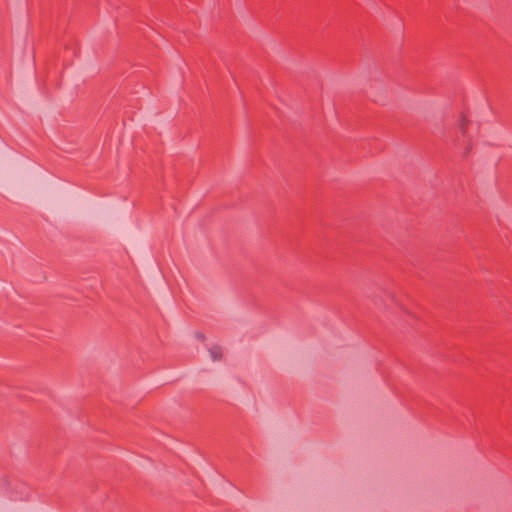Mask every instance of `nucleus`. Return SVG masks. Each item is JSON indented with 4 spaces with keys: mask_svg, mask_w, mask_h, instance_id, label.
I'll return each mask as SVG.
<instances>
[{
    "mask_svg": "<svg viewBox=\"0 0 512 512\" xmlns=\"http://www.w3.org/2000/svg\"><path fill=\"white\" fill-rule=\"evenodd\" d=\"M459 132L460 135L456 138V146L463 149V156L468 155L470 152L472 145H471V137L468 134V121L465 117V115H461V118L459 120Z\"/></svg>",
    "mask_w": 512,
    "mask_h": 512,
    "instance_id": "nucleus-1",
    "label": "nucleus"
},
{
    "mask_svg": "<svg viewBox=\"0 0 512 512\" xmlns=\"http://www.w3.org/2000/svg\"><path fill=\"white\" fill-rule=\"evenodd\" d=\"M210 356L213 361L220 360L222 357V348L220 346H212L209 349Z\"/></svg>",
    "mask_w": 512,
    "mask_h": 512,
    "instance_id": "nucleus-2",
    "label": "nucleus"
},
{
    "mask_svg": "<svg viewBox=\"0 0 512 512\" xmlns=\"http://www.w3.org/2000/svg\"><path fill=\"white\" fill-rule=\"evenodd\" d=\"M199 339L203 340L204 339V336L202 334H199L198 335Z\"/></svg>",
    "mask_w": 512,
    "mask_h": 512,
    "instance_id": "nucleus-3",
    "label": "nucleus"
}]
</instances>
